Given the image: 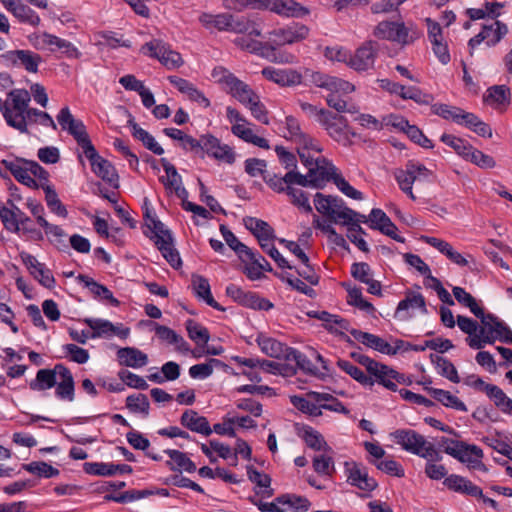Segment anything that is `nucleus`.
I'll list each match as a JSON object with an SVG mask.
<instances>
[{"label":"nucleus","instance_id":"f257e3e1","mask_svg":"<svg viewBox=\"0 0 512 512\" xmlns=\"http://www.w3.org/2000/svg\"><path fill=\"white\" fill-rule=\"evenodd\" d=\"M309 29L299 23L287 26L286 28L275 29L269 33V41L262 42L254 38L237 37L234 44L252 54H256L270 61H278L276 47L286 44H293L307 38Z\"/></svg>","mask_w":512,"mask_h":512},{"label":"nucleus","instance_id":"f03ea898","mask_svg":"<svg viewBox=\"0 0 512 512\" xmlns=\"http://www.w3.org/2000/svg\"><path fill=\"white\" fill-rule=\"evenodd\" d=\"M199 21L206 28H217L219 31H229L245 34L247 38L262 37L263 21L257 14L233 15L222 13L217 15L202 14Z\"/></svg>","mask_w":512,"mask_h":512},{"label":"nucleus","instance_id":"7ed1b4c3","mask_svg":"<svg viewBox=\"0 0 512 512\" xmlns=\"http://www.w3.org/2000/svg\"><path fill=\"white\" fill-rule=\"evenodd\" d=\"M30 101L31 95L26 89H13L5 101L0 100V110L6 123L20 133H27L24 118L30 109Z\"/></svg>","mask_w":512,"mask_h":512},{"label":"nucleus","instance_id":"20e7f679","mask_svg":"<svg viewBox=\"0 0 512 512\" xmlns=\"http://www.w3.org/2000/svg\"><path fill=\"white\" fill-rule=\"evenodd\" d=\"M431 111L445 120H451L456 124L465 126L481 137H492V130L488 124L481 121L474 113L466 112L460 107L435 103L431 105Z\"/></svg>","mask_w":512,"mask_h":512},{"label":"nucleus","instance_id":"39448f33","mask_svg":"<svg viewBox=\"0 0 512 512\" xmlns=\"http://www.w3.org/2000/svg\"><path fill=\"white\" fill-rule=\"evenodd\" d=\"M144 219L145 225L151 231V237L154 239L162 256L172 267H180L181 259L173 246L170 232L165 228L164 224L157 219L155 213L147 207L145 208Z\"/></svg>","mask_w":512,"mask_h":512},{"label":"nucleus","instance_id":"423d86ee","mask_svg":"<svg viewBox=\"0 0 512 512\" xmlns=\"http://www.w3.org/2000/svg\"><path fill=\"white\" fill-rule=\"evenodd\" d=\"M1 163L18 182L29 188L38 189L39 183L49 178V173L35 161L11 158Z\"/></svg>","mask_w":512,"mask_h":512},{"label":"nucleus","instance_id":"0eeeda50","mask_svg":"<svg viewBox=\"0 0 512 512\" xmlns=\"http://www.w3.org/2000/svg\"><path fill=\"white\" fill-rule=\"evenodd\" d=\"M309 397L313 398L319 405L310 402L302 396L294 395L290 398L291 403L294 407L303 413H306L313 417L322 415V409L342 413L345 415L349 414V410L335 398L333 395L328 393L310 392Z\"/></svg>","mask_w":512,"mask_h":512},{"label":"nucleus","instance_id":"6e6552de","mask_svg":"<svg viewBox=\"0 0 512 512\" xmlns=\"http://www.w3.org/2000/svg\"><path fill=\"white\" fill-rule=\"evenodd\" d=\"M211 76L223 90L238 100L242 105H249L258 95L247 83L237 78L232 72L223 66H217L212 70Z\"/></svg>","mask_w":512,"mask_h":512},{"label":"nucleus","instance_id":"1a4fd4ad","mask_svg":"<svg viewBox=\"0 0 512 512\" xmlns=\"http://www.w3.org/2000/svg\"><path fill=\"white\" fill-rule=\"evenodd\" d=\"M421 35L414 24L382 21L374 29V36L379 39L397 42L402 45L413 43Z\"/></svg>","mask_w":512,"mask_h":512},{"label":"nucleus","instance_id":"9d476101","mask_svg":"<svg viewBox=\"0 0 512 512\" xmlns=\"http://www.w3.org/2000/svg\"><path fill=\"white\" fill-rule=\"evenodd\" d=\"M336 167L325 157H317L313 164L307 168V173L302 174L301 187L323 188L326 183L333 181L337 175Z\"/></svg>","mask_w":512,"mask_h":512},{"label":"nucleus","instance_id":"9b49d317","mask_svg":"<svg viewBox=\"0 0 512 512\" xmlns=\"http://www.w3.org/2000/svg\"><path fill=\"white\" fill-rule=\"evenodd\" d=\"M160 163L165 172L164 175L160 176V181L167 193L179 200L183 209L189 212L192 211V202L188 200L189 192L183 186L180 174L167 159L162 158Z\"/></svg>","mask_w":512,"mask_h":512},{"label":"nucleus","instance_id":"f8f14e48","mask_svg":"<svg viewBox=\"0 0 512 512\" xmlns=\"http://www.w3.org/2000/svg\"><path fill=\"white\" fill-rule=\"evenodd\" d=\"M29 43L37 50L61 51L70 58H78V49L69 41L47 32H34L27 37Z\"/></svg>","mask_w":512,"mask_h":512},{"label":"nucleus","instance_id":"ddd939ff","mask_svg":"<svg viewBox=\"0 0 512 512\" xmlns=\"http://www.w3.org/2000/svg\"><path fill=\"white\" fill-rule=\"evenodd\" d=\"M195 149L226 164L231 165L235 162L233 148L227 144H221L220 140L211 134L202 135L198 140H194Z\"/></svg>","mask_w":512,"mask_h":512},{"label":"nucleus","instance_id":"4468645a","mask_svg":"<svg viewBox=\"0 0 512 512\" xmlns=\"http://www.w3.org/2000/svg\"><path fill=\"white\" fill-rule=\"evenodd\" d=\"M319 124L326 130L327 134L336 142L346 146L351 142L349 125L346 117L328 110L322 117Z\"/></svg>","mask_w":512,"mask_h":512},{"label":"nucleus","instance_id":"2eb2a0df","mask_svg":"<svg viewBox=\"0 0 512 512\" xmlns=\"http://www.w3.org/2000/svg\"><path fill=\"white\" fill-rule=\"evenodd\" d=\"M57 121L63 130L67 131L75 138L79 146L83 149V152L93 146L83 122L74 118L68 107H64L59 111Z\"/></svg>","mask_w":512,"mask_h":512},{"label":"nucleus","instance_id":"dca6fc26","mask_svg":"<svg viewBox=\"0 0 512 512\" xmlns=\"http://www.w3.org/2000/svg\"><path fill=\"white\" fill-rule=\"evenodd\" d=\"M379 44L376 41H366L349 56L348 66L358 72L368 71L374 68L378 54Z\"/></svg>","mask_w":512,"mask_h":512},{"label":"nucleus","instance_id":"f3484780","mask_svg":"<svg viewBox=\"0 0 512 512\" xmlns=\"http://www.w3.org/2000/svg\"><path fill=\"white\" fill-rule=\"evenodd\" d=\"M7 66L21 67L29 73H37L42 58L30 50H10L0 56Z\"/></svg>","mask_w":512,"mask_h":512},{"label":"nucleus","instance_id":"a211bd4d","mask_svg":"<svg viewBox=\"0 0 512 512\" xmlns=\"http://www.w3.org/2000/svg\"><path fill=\"white\" fill-rule=\"evenodd\" d=\"M141 51L145 55L157 58L163 65L169 69L179 67L182 64L181 55L161 41L153 40L142 46Z\"/></svg>","mask_w":512,"mask_h":512},{"label":"nucleus","instance_id":"6ab92c4d","mask_svg":"<svg viewBox=\"0 0 512 512\" xmlns=\"http://www.w3.org/2000/svg\"><path fill=\"white\" fill-rule=\"evenodd\" d=\"M89 159L92 171L103 181L109 183L114 188L118 187L119 176L114 166L106 159L102 158L95 150L94 146L83 152Z\"/></svg>","mask_w":512,"mask_h":512},{"label":"nucleus","instance_id":"aec40b11","mask_svg":"<svg viewBox=\"0 0 512 512\" xmlns=\"http://www.w3.org/2000/svg\"><path fill=\"white\" fill-rule=\"evenodd\" d=\"M507 33L508 27L501 21L495 20L491 25H483L481 32L468 41L470 55H473L475 47L484 40H486L487 46L493 47L499 43Z\"/></svg>","mask_w":512,"mask_h":512},{"label":"nucleus","instance_id":"412c9836","mask_svg":"<svg viewBox=\"0 0 512 512\" xmlns=\"http://www.w3.org/2000/svg\"><path fill=\"white\" fill-rule=\"evenodd\" d=\"M85 323L92 330L90 338H111L113 336H117L125 339L130 333V329L124 325L113 324L105 319L89 318L85 319Z\"/></svg>","mask_w":512,"mask_h":512},{"label":"nucleus","instance_id":"4be33fe9","mask_svg":"<svg viewBox=\"0 0 512 512\" xmlns=\"http://www.w3.org/2000/svg\"><path fill=\"white\" fill-rule=\"evenodd\" d=\"M394 442L407 452L420 456L426 445L425 437L412 429H397L390 433Z\"/></svg>","mask_w":512,"mask_h":512},{"label":"nucleus","instance_id":"5701e85b","mask_svg":"<svg viewBox=\"0 0 512 512\" xmlns=\"http://www.w3.org/2000/svg\"><path fill=\"white\" fill-rule=\"evenodd\" d=\"M210 333L202 325L194 324V359H199L206 355H220L224 349L220 345L208 344Z\"/></svg>","mask_w":512,"mask_h":512},{"label":"nucleus","instance_id":"b1692460","mask_svg":"<svg viewBox=\"0 0 512 512\" xmlns=\"http://www.w3.org/2000/svg\"><path fill=\"white\" fill-rule=\"evenodd\" d=\"M369 226L371 229L379 230L397 242L403 243L405 239L397 234L398 228L386 215V213L378 208L371 210L369 214Z\"/></svg>","mask_w":512,"mask_h":512},{"label":"nucleus","instance_id":"393cba45","mask_svg":"<svg viewBox=\"0 0 512 512\" xmlns=\"http://www.w3.org/2000/svg\"><path fill=\"white\" fill-rule=\"evenodd\" d=\"M346 471L348 473V482L367 492L373 491L377 487V482L374 478L369 477L366 469L356 462H346Z\"/></svg>","mask_w":512,"mask_h":512},{"label":"nucleus","instance_id":"a878e982","mask_svg":"<svg viewBox=\"0 0 512 512\" xmlns=\"http://www.w3.org/2000/svg\"><path fill=\"white\" fill-rule=\"evenodd\" d=\"M261 74L267 80L282 87L296 86L302 82V75L293 69H277L269 66L263 68Z\"/></svg>","mask_w":512,"mask_h":512},{"label":"nucleus","instance_id":"bb28decb","mask_svg":"<svg viewBox=\"0 0 512 512\" xmlns=\"http://www.w3.org/2000/svg\"><path fill=\"white\" fill-rule=\"evenodd\" d=\"M263 181L274 192L284 193L289 188V185L299 186V183H302V177L299 171H287L283 176L268 171L264 174Z\"/></svg>","mask_w":512,"mask_h":512},{"label":"nucleus","instance_id":"cd10ccee","mask_svg":"<svg viewBox=\"0 0 512 512\" xmlns=\"http://www.w3.org/2000/svg\"><path fill=\"white\" fill-rule=\"evenodd\" d=\"M311 82L317 87L327 89L330 92L350 93L354 90V86L348 81L321 72H313Z\"/></svg>","mask_w":512,"mask_h":512},{"label":"nucleus","instance_id":"c85d7f7f","mask_svg":"<svg viewBox=\"0 0 512 512\" xmlns=\"http://www.w3.org/2000/svg\"><path fill=\"white\" fill-rule=\"evenodd\" d=\"M443 484L451 491L471 497H483L482 489L467 478L451 474L444 479Z\"/></svg>","mask_w":512,"mask_h":512},{"label":"nucleus","instance_id":"c756f323","mask_svg":"<svg viewBox=\"0 0 512 512\" xmlns=\"http://www.w3.org/2000/svg\"><path fill=\"white\" fill-rule=\"evenodd\" d=\"M314 205L319 213L327 216L331 220L337 216V213L341 212L342 209L347 208L343 199L337 196H326L319 192L315 195Z\"/></svg>","mask_w":512,"mask_h":512},{"label":"nucleus","instance_id":"7c9ffc66","mask_svg":"<svg viewBox=\"0 0 512 512\" xmlns=\"http://www.w3.org/2000/svg\"><path fill=\"white\" fill-rule=\"evenodd\" d=\"M58 374L59 377L55 384V394L61 400L72 402L75 397L72 373L65 366L58 364Z\"/></svg>","mask_w":512,"mask_h":512},{"label":"nucleus","instance_id":"2f4dec72","mask_svg":"<svg viewBox=\"0 0 512 512\" xmlns=\"http://www.w3.org/2000/svg\"><path fill=\"white\" fill-rule=\"evenodd\" d=\"M77 279L88 289L94 299L112 306L119 305V301L113 296L112 292L106 286L85 275H79Z\"/></svg>","mask_w":512,"mask_h":512},{"label":"nucleus","instance_id":"473e14b6","mask_svg":"<svg viewBox=\"0 0 512 512\" xmlns=\"http://www.w3.org/2000/svg\"><path fill=\"white\" fill-rule=\"evenodd\" d=\"M350 333L357 341L361 342L369 348H372L383 354L395 355V350H392V346L377 335L363 332L357 329H351Z\"/></svg>","mask_w":512,"mask_h":512},{"label":"nucleus","instance_id":"72a5a7b5","mask_svg":"<svg viewBox=\"0 0 512 512\" xmlns=\"http://www.w3.org/2000/svg\"><path fill=\"white\" fill-rule=\"evenodd\" d=\"M264 6L272 12L285 16H300L309 12L294 0H266Z\"/></svg>","mask_w":512,"mask_h":512},{"label":"nucleus","instance_id":"f704fd0d","mask_svg":"<svg viewBox=\"0 0 512 512\" xmlns=\"http://www.w3.org/2000/svg\"><path fill=\"white\" fill-rule=\"evenodd\" d=\"M297 434L309 448L315 451L332 452V448L327 444L323 435L311 426L302 425L298 427Z\"/></svg>","mask_w":512,"mask_h":512},{"label":"nucleus","instance_id":"c9c22d12","mask_svg":"<svg viewBox=\"0 0 512 512\" xmlns=\"http://www.w3.org/2000/svg\"><path fill=\"white\" fill-rule=\"evenodd\" d=\"M256 342L263 353L277 359L284 358L286 360L288 352L292 349V347L263 334L258 335Z\"/></svg>","mask_w":512,"mask_h":512},{"label":"nucleus","instance_id":"e433bc0d","mask_svg":"<svg viewBox=\"0 0 512 512\" xmlns=\"http://www.w3.org/2000/svg\"><path fill=\"white\" fill-rule=\"evenodd\" d=\"M83 469L87 474L99 476H112L117 473H130L132 468L126 464L116 465L105 462H86Z\"/></svg>","mask_w":512,"mask_h":512},{"label":"nucleus","instance_id":"4c0bfd02","mask_svg":"<svg viewBox=\"0 0 512 512\" xmlns=\"http://www.w3.org/2000/svg\"><path fill=\"white\" fill-rule=\"evenodd\" d=\"M194 292L199 301L204 302L217 311H225V308L213 297L210 283L205 277L194 276Z\"/></svg>","mask_w":512,"mask_h":512},{"label":"nucleus","instance_id":"58836bf2","mask_svg":"<svg viewBox=\"0 0 512 512\" xmlns=\"http://www.w3.org/2000/svg\"><path fill=\"white\" fill-rule=\"evenodd\" d=\"M245 227L257 238L258 242L273 241L275 238L273 228L264 220L254 217L243 219Z\"/></svg>","mask_w":512,"mask_h":512},{"label":"nucleus","instance_id":"ea45409f","mask_svg":"<svg viewBox=\"0 0 512 512\" xmlns=\"http://www.w3.org/2000/svg\"><path fill=\"white\" fill-rule=\"evenodd\" d=\"M58 364L53 369H40L29 384L34 391H45L55 386L58 380Z\"/></svg>","mask_w":512,"mask_h":512},{"label":"nucleus","instance_id":"a19ab883","mask_svg":"<svg viewBox=\"0 0 512 512\" xmlns=\"http://www.w3.org/2000/svg\"><path fill=\"white\" fill-rule=\"evenodd\" d=\"M251 124H233L231 127V132L237 136L238 138L242 139L243 141L247 143H251L255 146H258L263 149H269V143L268 141L260 136H257L251 127H249Z\"/></svg>","mask_w":512,"mask_h":512},{"label":"nucleus","instance_id":"79ce46f5","mask_svg":"<svg viewBox=\"0 0 512 512\" xmlns=\"http://www.w3.org/2000/svg\"><path fill=\"white\" fill-rule=\"evenodd\" d=\"M220 232L227 245L235 251L242 262H246V258L253 256V251L248 246L238 240L234 233L224 224L220 225Z\"/></svg>","mask_w":512,"mask_h":512},{"label":"nucleus","instance_id":"37998d69","mask_svg":"<svg viewBox=\"0 0 512 512\" xmlns=\"http://www.w3.org/2000/svg\"><path fill=\"white\" fill-rule=\"evenodd\" d=\"M426 391L442 405L453 408L458 411H467V407L458 397L452 395L449 391L443 389H437L432 387H426Z\"/></svg>","mask_w":512,"mask_h":512},{"label":"nucleus","instance_id":"c03bdc74","mask_svg":"<svg viewBox=\"0 0 512 512\" xmlns=\"http://www.w3.org/2000/svg\"><path fill=\"white\" fill-rule=\"evenodd\" d=\"M39 188L43 189L45 193V201L47 203L48 208L58 216L66 217L67 210L61 203L55 189L49 183V178H47V180L42 181V183H39Z\"/></svg>","mask_w":512,"mask_h":512},{"label":"nucleus","instance_id":"a18cd8bd","mask_svg":"<svg viewBox=\"0 0 512 512\" xmlns=\"http://www.w3.org/2000/svg\"><path fill=\"white\" fill-rule=\"evenodd\" d=\"M119 362L122 365L139 368L147 363V356L135 348H122L117 353Z\"/></svg>","mask_w":512,"mask_h":512},{"label":"nucleus","instance_id":"49530a36","mask_svg":"<svg viewBox=\"0 0 512 512\" xmlns=\"http://www.w3.org/2000/svg\"><path fill=\"white\" fill-rule=\"evenodd\" d=\"M130 126L133 137L141 141L148 150L156 155H162L164 153V149L149 132L136 123H131Z\"/></svg>","mask_w":512,"mask_h":512},{"label":"nucleus","instance_id":"de8ad7c7","mask_svg":"<svg viewBox=\"0 0 512 512\" xmlns=\"http://www.w3.org/2000/svg\"><path fill=\"white\" fill-rule=\"evenodd\" d=\"M26 472L37 476L38 478H53L60 474V471L44 461H32L22 465Z\"/></svg>","mask_w":512,"mask_h":512},{"label":"nucleus","instance_id":"09e8293b","mask_svg":"<svg viewBox=\"0 0 512 512\" xmlns=\"http://www.w3.org/2000/svg\"><path fill=\"white\" fill-rule=\"evenodd\" d=\"M214 369H223V371L229 372L231 367L218 359L209 358L203 363L194 364V379H205L213 373Z\"/></svg>","mask_w":512,"mask_h":512},{"label":"nucleus","instance_id":"8fccbe9b","mask_svg":"<svg viewBox=\"0 0 512 512\" xmlns=\"http://www.w3.org/2000/svg\"><path fill=\"white\" fill-rule=\"evenodd\" d=\"M14 234L27 240L40 241L43 239L42 232L34 227L32 220L24 212L18 219V230Z\"/></svg>","mask_w":512,"mask_h":512},{"label":"nucleus","instance_id":"3c124183","mask_svg":"<svg viewBox=\"0 0 512 512\" xmlns=\"http://www.w3.org/2000/svg\"><path fill=\"white\" fill-rule=\"evenodd\" d=\"M487 396L503 413L512 415V399L498 386H487Z\"/></svg>","mask_w":512,"mask_h":512},{"label":"nucleus","instance_id":"603ef678","mask_svg":"<svg viewBox=\"0 0 512 512\" xmlns=\"http://www.w3.org/2000/svg\"><path fill=\"white\" fill-rule=\"evenodd\" d=\"M409 308H419L423 314H427L425 298L420 293L407 292L406 297L398 303L396 316Z\"/></svg>","mask_w":512,"mask_h":512},{"label":"nucleus","instance_id":"864d4df0","mask_svg":"<svg viewBox=\"0 0 512 512\" xmlns=\"http://www.w3.org/2000/svg\"><path fill=\"white\" fill-rule=\"evenodd\" d=\"M11 13L21 23H25L33 27H37L41 23L39 15L22 2L13 8Z\"/></svg>","mask_w":512,"mask_h":512},{"label":"nucleus","instance_id":"5fc2aeb1","mask_svg":"<svg viewBox=\"0 0 512 512\" xmlns=\"http://www.w3.org/2000/svg\"><path fill=\"white\" fill-rule=\"evenodd\" d=\"M338 367L350 375L353 379L364 386L372 387L374 385V379L368 375H366L361 369L357 366L353 365L347 360H338Z\"/></svg>","mask_w":512,"mask_h":512},{"label":"nucleus","instance_id":"6e6d98bb","mask_svg":"<svg viewBox=\"0 0 512 512\" xmlns=\"http://www.w3.org/2000/svg\"><path fill=\"white\" fill-rule=\"evenodd\" d=\"M247 476L249 480L255 483L258 487L264 488V491L262 492L264 497H271L274 494V490L270 488L271 477L268 474L258 471L253 466H248Z\"/></svg>","mask_w":512,"mask_h":512},{"label":"nucleus","instance_id":"4d7b16f0","mask_svg":"<svg viewBox=\"0 0 512 512\" xmlns=\"http://www.w3.org/2000/svg\"><path fill=\"white\" fill-rule=\"evenodd\" d=\"M510 97L511 92L506 85H494L487 89L484 100L488 103L504 105L510 102Z\"/></svg>","mask_w":512,"mask_h":512},{"label":"nucleus","instance_id":"13d9d810","mask_svg":"<svg viewBox=\"0 0 512 512\" xmlns=\"http://www.w3.org/2000/svg\"><path fill=\"white\" fill-rule=\"evenodd\" d=\"M286 360L295 361L297 367L306 374L312 376L318 375L317 367L312 364V362L308 359V357L305 354L301 353L300 351L294 348H292L290 352H288Z\"/></svg>","mask_w":512,"mask_h":512},{"label":"nucleus","instance_id":"bf43d9fd","mask_svg":"<svg viewBox=\"0 0 512 512\" xmlns=\"http://www.w3.org/2000/svg\"><path fill=\"white\" fill-rule=\"evenodd\" d=\"M275 501L279 504L288 505L296 512H306L311 506L310 501L306 497L295 494L278 496Z\"/></svg>","mask_w":512,"mask_h":512},{"label":"nucleus","instance_id":"052dcab7","mask_svg":"<svg viewBox=\"0 0 512 512\" xmlns=\"http://www.w3.org/2000/svg\"><path fill=\"white\" fill-rule=\"evenodd\" d=\"M25 127L28 129V124L38 123L45 127L56 129V123L53 118L46 112L40 111L36 108H30L26 114Z\"/></svg>","mask_w":512,"mask_h":512},{"label":"nucleus","instance_id":"680f3d73","mask_svg":"<svg viewBox=\"0 0 512 512\" xmlns=\"http://www.w3.org/2000/svg\"><path fill=\"white\" fill-rule=\"evenodd\" d=\"M22 211L18 207H14L13 209H9L6 206L0 212V220L3 223L4 228L14 233L18 230V219H20V215Z\"/></svg>","mask_w":512,"mask_h":512},{"label":"nucleus","instance_id":"e2e57ef3","mask_svg":"<svg viewBox=\"0 0 512 512\" xmlns=\"http://www.w3.org/2000/svg\"><path fill=\"white\" fill-rule=\"evenodd\" d=\"M440 140L453 148V150L464 159L468 155V152L471 151V144H469L466 140L458 138L454 135L443 134Z\"/></svg>","mask_w":512,"mask_h":512},{"label":"nucleus","instance_id":"0e129e2a","mask_svg":"<svg viewBox=\"0 0 512 512\" xmlns=\"http://www.w3.org/2000/svg\"><path fill=\"white\" fill-rule=\"evenodd\" d=\"M284 193L289 196L293 205L303 209L306 213L312 212L308 196L303 190L294 188L293 185H289V188Z\"/></svg>","mask_w":512,"mask_h":512},{"label":"nucleus","instance_id":"69168bd1","mask_svg":"<svg viewBox=\"0 0 512 512\" xmlns=\"http://www.w3.org/2000/svg\"><path fill=\"white\" fill-rule=\"evenodd\" d=\"M371 464H374L376 468L388 475L395 477H404L405 472L401 464L393 459H385L382 461L369 460Z\"/></svg>","mask_w":512,"mask_h":512},{"label":"nucleus","instance_id":"338daca9","mask_svg":"<svg viewBox=\"0 0 512 512\" xmlns=\"http://www.w3.org/2000/svg\"><path fill=\"white\" fill-rule=\"evenodd\" d=\"M241 305L252 309L268 311L273 308V304L265 298H261L256 293L248 291L243 296Z\"/></svg>","mask_w":512,"mask_h":512},{"label":"nucleus","instance_id":"774afa93","mask_svg":"<svg viewBox=\"0 0 512 512\" xmlns=\"http://www.w3.org/2000/svg\"><path fill=\"white\" fill-rule=\"evenodd\" d=\"M465 160H468L483 169H490L496 165L495 160L491 156L484 154L473 146L471 147V151H469L468 155L465 157Z\"/></svg>","mask_w":512,"mask_h":512}]
</instances>
